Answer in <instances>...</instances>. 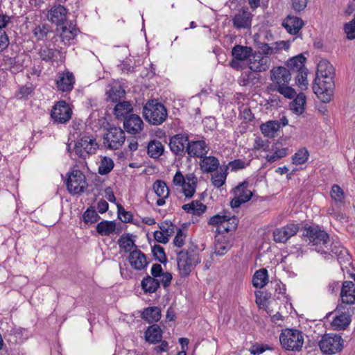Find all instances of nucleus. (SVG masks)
Returning <instances> with one entry per match:
<instances>
[{
    "mask_svg": "<svg viewBox=\"0 0 355 355\" xmlns=\"http://www.w3.org/2000/svg\"><path fill=\"white\" fill-rule=\"evenodd\" d=\"M334 67L327 60L318 64L316 77L313 85V91L323 103L331 100L334 92Z\"/></svg>",
    "mask_w": 355,
    "mask_h": 355,
    "instance_id": "f257e3e1",
    "label": "nucleus"
},
{
    "mask_svg": "<svg viewBox=\"0 0 355 355\" xmlns=\"http://www.w3.org/2000/svg\"><path fill=\"white\" fill-rule=\"evenodd\" d=\"M291 76V72L284 67H273L270 70V80L272 83L267 87V90L277 92L288 99L293 98L296 92L288 85Z\"/></svg>",
    "mask_w": 355,
    "mask_h": 355,
    "instance_id": "f03ea898",
    "label": "nucleus"
},
{
    "mask_svg": "<svg viewBox=\"0 0 355 355\" xmlns=\"http://www.w3.org/2000/svg\"><path fill=\"white\" fill-rule=\"evenodd\" d=\"M143 114L149 123L158 125L163 123L168 116L166 107L157 100L148 101L143 107Z\"/></svg>",
    "mask_w": 355,
    "mask_h": 355,
    "instance_id": "7ed1b4c3",
    "label": "nucleus"
},
{
    "mask_svg": "<svg viewBox=\"0 0 355 355\" xmlns=\"http://www.w3.org/2000/svg\"><path fill=\"white\" fill-rule=\"evenodd\" d=\"M177 254L178 268L182 277L189 276L196 265L200 262L199 254L195 250H182Z\"/></svg>",
    "mask_w": 355,
    "mask_h": 355,
    "instance_id": "20e7f679",
    "label": "nucleus"
},
{
    "mask_svg": "<svg viewBox=\"0 0 355 355\" xmlns=\"http://www.w3.org/2000/svg\"><path fill=\"white\" fill-rule=\"evenodd\" d=\"M279 340L282 347L289 351H300L304 344L302 333L297 329L283 330L279 336Z\"/></svg>",
    "mask_w": 355,
    "mask_h": 355,
    "instance_id": "39448f33",
    "label": "nucleus"
},
{
    "mask_svg": "<svg viewBox=\"0 0 355 355\" xmlns=\"http://www.w3.org/2000/svg\"><path fill=\"white\" fill-rule=\"evenodd\" d=\"M306 236L310 243L314 246V250L321 254H327L329 250V234L318 227H309L306 229Z\"/></svg>",
    "mask_w": 355,
    "mask_h": 355,
    "instance_id": "423d86ee",
    "label": "nucleus"
},
{
    "mask_svg": "<svg viewBox=\"0 0 355 355\" xmlns=\"http://www.w3.org/2000/svg\"><path fill=\"white\" fill-rule=\"evenodd\" d=\"M98 147L96 139L86 133L80 135L74 147L75 154L83 159L94 154Z\"/></svg>",
    "mask_w": 355,
    "mask_h": 355,
    "instance_id": "0eeeda50",
    "label": "nucleus"
},
{
    "mask_svg": "<svg viewBox=\"0 0 355 355\" xmlns=\"http://www.w3.org/2000/svg\"><path fill=\"white\" fill-rule=\"evenodd\" d=\"M344 340L338 334H326L319 342V347L322 352L331 355L340 352L343 348Z\"/></svg>",
    "mask_w": 355,
    "mask_h": 355,
    "instance_id": "6e6552de",
    "label": "nucleus"
},
{
    "mask_svg": "<svg viewBox=\"0 0 355 355\" xmlns=\"http://www.w3.org/2000/svg\"><path fill=\"white\" fill-rule=\"evenodd\" d=\"M125 140L124 131L121 128L111 127L103 136L104 146L112 150L119 149Z\"/></svg>",
    "mask_w": 355,
    "mask_h": 355,
    "instance_id": "1a4fd4ad",
    "label": "nucleus"
},
{
    "mask_svg": "<svg viewBox=\"0 0 355 355\" xmlns=\"http://www.w3.org/2000/svg\"><path fill=\"white\" fill-rule=\"evenodd\" d=\"M66 184L69 192L73 194L83 193L87 187L85 176L80 170H74L69 175Z\"/></svg>",
    "mask_w": 355,
    "mask_h": 355,
    "instance_id": "9d476101",
    "label": "nucleus"
},
{
    "mask_svg": "<svg viewBox=\"0 0 355 355\" xmlns=\"http://www.w3.org/2000/svg\"><path fill=\"white\" fill-rule=\"evenodd\" d=\"M72 109L64 101L55 103L51 112V116L55 123L65 124L71 118Z\"/></svg>",
    "mask_w": 355,
    "mask_h": 355,
    "instance_id": "9b49d317",
    "label": "nucleus"
},
{
    "mask_svg": "<svg viewBox=\"0 0 355 355\" xmlns=\"http://www.w3.org/2000/svg\"><path fill=\"white\" fill-rule=\"evenodd\" d=\"M189 141L187 133L176 134L169 139L170 150L175 155L182 157L187 154Z\"/></svg>",
    "mask_w": 355,
    "mask_h": 355,
    "instance_id": "f8f14e48",
    "label": "nucleus"
},
{
    "mask_svg": "<svg viewBox=\"0 0 355 355\" xmlns=\"http://www.w3.org/2000/svg\"><path fill=\"white\" fill-rule=\"evenodd\" d=\"M326 250H327V249H326ZM323 255L327 259L336 256L341 267H343V266H346L351 263V256L347 250L338 242H333L330 247H329L327 254Z\"/></svg>",
    "mask_w": 355,
    "mask_h": 355,
    "instance_id": "ddd939ff",
    "label": "nucleus"
},
{
    "mask_svg": "<svg viewBox=\"0 0 355 355\" xmlns=\"http://www.w3.org/2000/svg\"><path fill=\"white\" fill-rule=\"evenodd\" d=\"M249 183L244 181L240 183L234 189V198L231 200L230 205L232 208H238L241 204L250 200L252 192L248 189Z\"/></svg>",
    "mask_w": 355,
    "mask_h": 355,
    "instance_id": "4468645a",
    "label": "nucleus"
},
{
    "mask_svg": "<svg viewBox=\"0 0 355 355\" xmlns=\"http://www.w3.org/2000/svg\"><path fill=\"white\" fill-rule=\"evenodd\" d=\"M248 67L249 69L260 73L270 69V60L260 52L255 53L248 59Z\"/></svg>",
    "mask_w": 355,
    "mask_h": 355,
    "instance_id": "2eb2a0df",
    "label": "nucleus"
},
{
    "mask_svg": "<svg viewBox=\"0 0 355 355\" xmlns=\"http://www.w3.org/2000/svg\"><path fill=\"white\" fill-rule=\"evenodd\" d=\"M297 224L291 223L273 232V239L276 243H286L291 237L295 235L299 231Z\"/></svg>",
    "mask_w": 355,
    "mask_h": 355,
    "instance_id": "dca6fc26",
    "label": "nucleus"
},
{
    "mask_svg": "<svg viewBox=\"0 0 355 355\" xmlns=\"http://www.w3.org/2000/svg\"><path fill=\"white\" fill-rule=\"evenodd\" d=\"M144 126L141 118L135 114H130L123 120V128L125 130L131 135L139 134Z\"/></svg>",
    "mask_w": 355,
    "mask_h": 355,
    "instance_id": "f3484780",
    "label": "nucleus"
},
{
    "mask_svg": "<svg viewBox=\"0 0 355 355\" xmlns=\"http://www.w3.org/2000/svg\"><path fill=\"white\" fill-rule=\"evenodd\" d=\"M128 260L130 266L138 271L145 270L149 264L146 254L137 248H135L132 252H130Z\"/></svg>",
    "mask_w": 355,
    "mask_h": 355,
    "instance_id": "a211bd4d",
    "label": "nucleus"
},
{
    "mask_svg": "<svg viewBox=\"0 0 355 355\" xmlns=\"http://www.w3.org/2000/svg\"><path fill=\"white\" fill-rule=\"evenodd\" d=\"M187 154L191 157H203L209 150V145L203 139L189 141Z\"/></svg>",
    "mask_w": 355,
    "mask_h": 355,
    "instance_id": "6ab92c4d",
    "label": "nucleus"
},
{
    "mask_svg": "<svg viewBox=\"0 0 355 355\" xmlns=\"http://www.w3.org/2000/svg\"><path fill=\"white\" fill-rule=\"evenodd\" d=\"M226 215H215L211 217L208 221V224L210 225L217 226V230L219 232H229L236 230L238 225V218H232V224L230 226H225Z\"/></svg>",
    "mask_w": 355,
    "mask_h": 355,
    "instance_id": "aec40b11",
    "label": "nucleus"
},
{
    "mask_svg": "<svg viewBox=\"0 0 355 355\" xmlns=\"http://www.w3.org/2000/svg\"><path fill=\"white\" fill-rule=\"evenodd\" d=\"M252 15L248 9H241L232 18L233 26L236 29H247L251 27Z\"/></svg>",
    "mask_w": 355,
    "mask_h": 355,
    "instance_id": "412c9836",
    "label": "nucleus"
},
{
    "mask_svg": "<svg viewBox=\"0 0 355 355\" xmlns=\"http://www.w3.org/2000/svg\"><path fill=\"white\" fill-rule=\"evenodd\" d=\"M75 77L71 72L64 71L59 73L56 80V85L58 90L62 92H69L73 88Z\"/></svg>",
    "mask_w": 355,
    "mask_h": 355,
    "instance_id": "4be33fe9",
    "label": "nucleus"
},
{
    "mask_svg": "<svg viewBox=\"0 0 355 355\" xmlns=\"http://www.w3.org/2000/svg\"><path fill=\"white\" fill-rule=\"evenodd\" d=\"M282 24L286 31L291 35L298 34L304 26V23L301 18L291 15H288L282 21Z\"/></svg>",
    "mask_w": 355,
    "mask_h": 355,
    "instance_id": "5701e85b",
    "label": "nucleus"
},
{
    "mask_svg": "<svg viewBox=\"0 0 355 355\" xmlns=\"http://www.w3.org/2000/svg\"><path fill=\"white\" fill-rule=\"evenodd\" d=\"M67 10L62 5L53 6L47 15L48 19L57 25L63 24L67 20Z\"/></svg>",
    "mask_w": 355,
    "mask_h": 355,
    "instance_id": "b1692460",
    "label": "nucleus"
},
{
    "mask_svg": "<svg viewBox=\"0 0 355 355\" xmlns=\"http://www.w3.org/2000/svg\"><path fill=\"white\" fill-rule=\"evenodd\" d=\"M153 189L155 194L159 197L156 201V205L159 207L163 206L166 204V199L169 196V189L164 181L157 180L153 185Z\"/></svg>",
    "mask_w": 355,
    "mask_h": 355,
    "instance_id": "393cba45",
    "label": "nucleus"
},
{
    "mask_svg": "<svg viewBox=\"0 0 355 355\" xmlns=\"http://www.w3.org/2000/svg\"><path fill=\"white\" fill-rule=\"evenodd\" d=\"M105 94L107 101L118 103L121 102V100L125 97V91L119 83H114L108 85Z\"/></svg>",
    "mask_w": 355,
    "mask_h": 355,
    "instance_id": "a878e982",
    "label": "nucleus"
},
{
    "mask_svg": "<svg viewBox=\"0 0 355 355\" xmlns=\"http://www.w3.org/2000/svg\"><path fill=\"white\" fill-rule=\"evenodd\" d=\"M340 297L343 304H355V284L353 282H344L340 292Z\"/></svg>",
    "mask_w": 355,
    "mask_h": 355,
    "instance_id": "bb28decb",
    "label": "nucleus"
},
{
    "mask_svg": "<svg viewBox=\"0 0 355 355\" xmlns=\"http://www.w3.org/2000/svg\"><path fill=\"white\" fill-rule=\"evenodd\" d=\"M150 274L151 277H153L157 279H158V277L161 278L160 281L162 286L164 288L170 286L173 278L171 272H164L162 267L160 264H153L150 270Z\"/></svg>",
    "mask_w": 355,
    "mask_h": 355,
    "instance_id": "cd10ccee",
    "label": "nucleus"
},
{
    "mask_svg": "<svg viewBox=\"0 0 355 355\" xmlns=\"http://www.w3.org/2000/svg\"><path fill=\"white\" fill-rule=\"evenodd\" d=\"M220 168L219 161L214 156H205L201 157L200 168L205 173H213Z\"/></svg>",
    "mask_w": 355,
    "mask_h": 355,
    "instance_id": "c85d7f7f",
    "label": "nucleus"
},
{
    "mask_svg": "<svg viewBox=\"0 0 355 355\" xmlns=\"http://www.w3.org/2000/svg\"><path fill=\"white\" fill-rule=\"evenodd\" d=\"M161 281L157 278L147 275L141 282V286L145 293H155L160 285Z\"/></svg>",
    "mask_w": 355,
    "mask_h": 355,
    "instance_id": "c756f323",
    "label": "nucleus"
},
{
    "mask_svg": "<svg viewBox=\"0 0 355 355\" xmlns=\"http://www.w3.org/2000/svg\"><path fill=\"white\" fill-rule=\"evenodd\" d=\"M133 107L129 101L118 102L114 108V114L118 119H125L132 112Z\"/></svg>",
    "mask_w": 355,
    "mask_h": 355,
    "instance_id": "7c9ffc66",
    "label": "nucleus"
},
{
    "mask_svg": "<svg viewBox=\"0 0 355 355\" xmlns=\"http://www.w3.org/2000/svg\"><path fill=\"white\" fill-rule=\"evenodd\" d=\"M333 203L338 207H342L345 204V194L343 189L338 184H333L330 191Z\"/></svg>",
    "mask_w": 355,
    "mask_h": 355,
    "instance_id": "2f4dec72",
    "label": "nucleus"
},
{
    "mask_svg": "<svg viewBox=\"0 0 355 355\" xmlns=\"http://www.w3.org/2000/svg\"><path fill=\"white\" fill-rule=\"evenodd\" d=\"M261 76L259 73L253 70L245 71L241 73L239 79V84L242 86L248 85H256L259 83Z\"/></svg>",
    "mask_w": 355,
    "mask_h": 355,
    "instance_id": "473e14b6",
    "label": "nucleus"
},
{
    "mask_svg": "<svg viewBox=\"0 0 355 355\" xmlns=\"http://www.w3.org/2000/svg\"><path fill=\"white\" fill-rule=\"evenodd\" d=\"M162 331L157 324L150 326L145 332L146 340L150 343L155 344L161 341Z\"/></svg>",
    "mask_w": 355,
    "mask_h": 355,
    "instance_id": "72a5a7b5",
    "label": "nucleus"
},
{
    "mask_svg": "<svg viewBox=\"0 0 355 355\" xmlns=\"http://www.w3.org/2000/svg\"><path fill=\"white\" fill-rule=\"evenodd\" d=\"M232 55L236 60L244 61L252 56V49L249 46L236 45L232 49Z\"/></svg>",
    "mask_w": 355,
    "mask_h": 355,
    "instance_id": "f704fd0d",
    "label": "nucleus"
},
{
    "mask_svg": "<svg viewBox=\"0 0 355 355\" xmlns=\"http://www.w3.org/2000/svg\"><path fill=\"white\" fill-rule=\"evenodd\" d=\"M280 128V123L278 121H270L260 126L262 134L269 138L275 137Z\"/></svg>",
    "mask_w": 355,
    "mask_h": 355,
    "instance_id": "c9c22d12",
    "label": "nucleus"
},
{
    "mask_svg": "<svg viewBox=\"0 0 355 355\" xmlns=\"http://www.w3.org/2000/svg\"><path fill=\"white\" fill-rule=\"evenodd\" d=\"M228 175V166L222 165L220 171L211 175V182L216 188H220L225 184Z\"/></svg>",
    "mask_w": 355,
    "mask_h": 355,
    "instance_id": "e433bc0d",
    "label": "nucleus"
},
{
    "mask_svg": "<svg viewBox=\"0 0 355 355\" xmlns=\"http://www.w3.org/2000/svg\"><path fill=\"white\" fill-rule=\"evenodd\" d=\"M182 209L187 213L199 216L207 210V206L199 200H193L191 202L185 204Z\"/></svg>",
    "mask_w": 355,
    "mask_h": 355,
    "instance_id": "4c0bfd02",
    "label": "nucleus"
},
{
    "mask_svg": "<svg viewBox=\"0 0 355 355\" xmlns=\"http://www.w3.org/2000/svg\"><path fill=\"white\" fill-rule=\"evenodd\" d=\"M164 151V147L161 141L158 140L150 141L148 144L147 152L148 155L152 158H159L162 156Z\"/></svg>",
    "mask_w": 355,
    "mask_h": 355,
    "instance_id": "58836bf2",
    "label": "nucleus"
},
{
    "mask_svg": "<svg viewBox=\"0 0 355 355\" xmlns=\"http://www.w3.org/2000/svg\"><path fill=\"white\" fill-rule=\"evenodd\" d=\"M306 58L302 55H298L290 59L287 62L288 70L293 74L296 72L305 69L304 62Z\"/></svg>",
    "mask_w": 355,
    "mask_h": 355,
    "instance_id": "ea45409f",
    "label": "nucleus"
},
{
    "mask_svg": "<svg viewBox=\"0 0 355 355\" xmlns=\"http://www.w3.org/2000/svg\"><path fill=\"white\" fill-rule=\"evenodd\" d=\"M96 230L101 236H109L115 232L116 223L114 221L103 220L97 224Z\"/></svg>",
    "mask_w": 355,
    "mask_h": 355,
    "instance_id": "a19ab883",
    "label": "nucleus"
},
{
    "mask_svg": "<svg viewBox=\"0 0 355 355\" xmlns=\"http://www.w3.org/2000/svg\"><path fill=\"white\" fill-rule=\"evenodd\" d=\"M268 282V271L266 268L257 270L252 278V284L256 288H261Z\"/></svg>",
    "mask_w": 355,
    "mask_h": 355,
    "instance_id": "79ce46f5",
    "label": "nucleus"
},
{
    "mask_svg": "<svg viewBox=\"0 0 355 355\" xmlns=\"http://www.w3.org/2000/svg\"><path fill=\"white\" fill-rule=\"evenodd\" d=\"M78 33V30L76 28V26H72V24H70L69 26H62L60 37L62 42H64L65 44H70L71 41L77 36Z\"/></svg>",
    "mask_w": 355,
    "mask_h": 355,
    "instance_id": "37998d69",
    "label": "nucleus"
},
{
    "mask_svg": "<svg viewBox=\"0 0 355 355\" xmlns=\"http://www.w3.org/2000/svg\"><path fill=\"white\" fill-rule=\"evenodd\" d=\"M295 98L291 104V108L296 114H302L304 111L306 104V96L303 93L295 95Z\"/></svg>",
    "mask_w": 355,
    "mask_h": 355,
    "instance_id": "c03bdc74",
    "label": "nucleus"
},
{
    "mask_svg": "<svg viewBox=\"0 0 355 355\" xmlns=\"http://www.w3.org/2000/svg\"><path fill=\"white\" fill-rule=\"evenodd\" d=\"M143 318L150 323L158 321L161 318L160 309L157 306L146 309L143 312Z\"/></svg>",
    "mask_w": 355,
    "mask_h": 355,
    "instance_id": "a18cd8bd",
    "label": "nucleus"
},
{
    "mask_svg": "<svg viewBox=\"0 0 355 355\" xmlns=\"http://www.w3.org/2000/svg\"><path fill=\"white\" fill-rule=\"evenodd\" d=\"M350 318L346 313H341L340 315H336L331 324L336 330L345 329L350 323Z\"/></svg>",
    "mask_w": 355,
    "mask_h": 355,
    "instance_id": "49530a36",
    "label": "nucleus"
},
{
    "mask_svg": "<svg viewBox=\"0 0 355 355\" xmlns=\"http://www.w3.org/2000/svg\"><path fill=\"white\" fill-rule=\"evenodd\" d=\"M118 244L121 249L123 250L126 252H129V254L130 252H132L135 248H137V246L135 244V241L129 235L121 236L118 241Z\"/></svg>",
    "mask_w": 355,
    "mask_h": 355,
    "instance_id": "de8ad7c7",
    "label": "nucleus"
},
{
    "mask_svg": "<svg viewBox=\"0 0 355 355\" xmlns=\"http://www.w3.org/2000/svg\"><path fill=\"white\" fill-rule=\"evenodd\" d=\"M231 245L227 239L223 236L216 240L214 245V252L217 255H224L230 249Z\"/></svg>",
    "mask_w": 355,
    "mask_h": 355,
    "instance_id": "09e8293b",
    "label": "nucleus"
},
{
    "mask_svg": "<svg viewBox=\"0 0 355 355\" xmlns=\"http://www.w3.org/2000/svg\"><path fill=\"white\" fill-rule=\"evenodd\" d=\"M114 164L113 160L107 157H104L101 160L98 172L100 175H107L114 168Z\"/></svg>",
    "mask_w": 355,
    "mask_h": 355,
    "instance_id": "8fccbe9b",
    "label": "nucleus"
},
{
    "mask_svg": "<svg viewBox=\"0 0 355 355\" xmlns=\"http://www.w3.org/2000/svg\"><path fill=\"white\" fill-rule=\"evenodd\" d=\"M50 32L51 30L47 24L36 26L33 31V35L37 40H43Z\"/></svg>",
    "mask_w": 355,
    "mask_h": 355,
    "instance_id": "3c124183",
    "label": "nucleus"
},
{
    "mask_svg": "<svg viewBox=\"0 0 355 355\" xmlns=\"http://www.w3.org/2000/svg\"><path fill=\"white\" fill-rule=\"evenodd\" d=\"M99 216L96 210L90 207L87 209L83 215V221L85 223H94L99 219Z\"/></svg>",
    "mask_w": 355,
    "mask_h": 355,
    "instance_id": "603ef678",
    "label": "nucleus"
},
{
    "mask_svg": "<svg viewBox=\"0 0 355 355\" xmlns=\"http://www.w3.org/2000/svg\"><path fill=\"white\" fill-rule=\"evenodd\" d=\"M309 157V152L305 148L299 150L293 157V163L299 165L305 163Z\"/></svg>",
    "mask_w": 355,
    "mask_h": 355,
    "instance_id": "864d4df0",
    "label": "nucleus"
},
{
    "mask_svg": "<svg viewBox=\"0 0 355 355\" xmlns=\"http://www.w3.org/2000/svg\"><path fill=\"white\" fill-rule=\"evenodd\" d=\"M56 50L47 46L42 48L39 52L40 58L46 62L53 60L55 57Z\"/></svg>",
    "mask_w": 355,
    "mask_h": 355,
    "instance_id": "5fc2aeb1",
    "label": "nucleus"
},
{
    "mask_svg": "<svg viewBox=\"0 0 355 355\" xmlns=\"http://www.w3.org/2000/svg\"><path fill=\"white\" fill-rule=\"evenodd\" d=\"M296 83L301 89H306L308 87L307 71L306 69L296 72Z\"/></svg>",
    "mask_w": 355,
    "mask_h": 355,
    "instance_id": "6e6d98bb",
    "label": "nucleus"
},
{
    "mask_svg": "<svg viewBox=\"0 0 355 355\" xmlns=\"http://www.w3.org/2000/svg\"><path fill=\"white\" fill-rule=\"evenodd\" d=\"M152 252L155 259L159 262L164 263L167 261L164 249L161 245H155L152 248Z\"/></svg>",
    "mask_w": 355,
    "mask_h": 355,
    "instance_id": "4d7b16f0",
    "label": "nucleus"
},
{
    "mask_svg": "<svg viewBox=\"0 0 355 355\" xmlns=\"http://www.w3.org/2000/svg\"><path fill=\"white\" fill-rule=\"evenodd\" d=\"M327 214L337 220L345 218V214L341 211V207H336L334 203L327 209Z\"/></svg>",
    "mask_w": 355,
    "mask_h": 355,
    "instance_id": "13d9d810",
    "label": "nucleus"
},
{
    "mask_svg": "<svg viewBox=\"0 0 355 355\" xmlns=\"http://www.w3.org/2000/svg\"><path fill=\"white\" fill-rule=\"evenodd\" d=\"M248 165L249 162L245 163V161L241 159H237L230 162L228 164L225 166H228V169L230 168L232 171H237L239 170L245 168Z\"/></svg>",
    "mask_w": 355,
    "mask_h": 355,
    "instance_id": "bf43d9fd",
    "label": "nucleus"
},
{
    "mask_svg": "<svg viewBox=\"0 0 355 355\" xmlns=\"http://www.w3.org/2000/svg\"><path fill=\"white\" fill-rule=\"evenodd\" d=\"M344 31L347 39L350 40L355 39V15L352 20L344 25Z\"/></svg>",
    "mask_w": 355,
    "mask_h": 355,
    "instance_id": "052dcab7",
    "label": "nucleus"
},
{
    "mask_svg": "<svg viewBox=\"0 0 355 355\" xmlns=\"http://www.w3.org/2000/svg\"><path fill=\"white\" fill-rule=\"evenodd\" d=\"M286 154L287 151L286 148L278 149L275 150L272 155H268L266 156V159L268 162L272 163L282 157H284Z\"/></svg>",
    "mask_w": 355,
    "mask_h": 355,
    "instance_id": "680f3d73",
    "label": "nucleus"
},
{
    "mask_svg": "<svg viewBox=\"0 0 355 355\" xmlns=\"http://www.w3.org/2000/svg\"><path fill=\"white\" fill-rule=\"evenodd\" d=\"M197 184H191L189 182H185L182 187L183 193L186 198H191L196 190Z\"/></svg>",
    "mask_w": 355,
    "mask_h": 355,
    "instance_id": "e2e57ef3",
    "label": "nucleus"
},
{
    "mask_svg": "<svg viewBox=\"0 0 355 355\" xmlns=\"http://www.w3.org/2000/svg\"><path fill=\"white\" fill-rule=\"evenodd\" d=\"M118 217L123 223L130 222L132 219V215L126 211L121 205H118Z\"/></svg>",
    "mask_w": 355,
    "mask_h": 355,
    "instance_id": "0e129e2a",
    "label": "nucleus"
},
{
    "mask_svg": "<svg viewBox=\"0 0 355 355\" xmlns=\"http://www.w3.org/2000/svg\"><path fill=\"white\" fill-rule=\"evenodd\" d=\"M309 0H292V8L297 12H300L305 9Z\"/></svg>",
    "mask_w": 355,
    "mask_h": 355,
    "instance_id": "69168bd1",
    "label": "nucleus"
},
{
    "mask_svg": "<svg viewBox=\"0 0 355 355\" xmlns=\"http://www.w3.org/2000/svg\"><path fill=\"white\" fill-rule=\"evenodd\" d=\"M170 234H165L160 231H155L154 232V238L156 241L163 244H166L168 242Z\"/></svg>",
    "mask_w": 355,
    "mask_h": 355,
    "instance_id": "338daca9",
    "label": "nucleus"
},
{
    "mask_svg": "<svg viewBox=\"0 0 355 355\" xmlns=\"http://www.w3.org/2000/svg\"><path fill=\"white\" fill-rule=\"evenodd\" d=\"M267 349H271L267 345H254L250 349V353L253 355H259Z\"/></svg>",
    "mask_w": 355,
    "mask_h": 355,
    "instance_id": "774afa93",
    "label": "nucleus"
}]
</instances>
